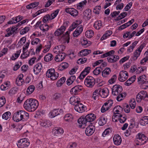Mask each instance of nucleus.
Listing matches in <instances>:
<instances>
[{
	"instance_id": "1",
	"label": "nucleus",
	"mask_w": 148,
	"mask_h": 148,
	"mask_svg": "<svg viewBox=\"0 0 148 148\" xmlns=\"http://www.w3.org/2000/svg\"><path fill=\"white\" fill-rule=\"evenodd\" d=\"M96 117L93 113H90L86 116H83L79 118L77 120L78 123L80 124H84L85 125H89L90 122L93 121L96 119Z\"/></svg>"
},
{
	"instance_id": "2",
	"label": "nucleus",
	"mask_w": 148,
	"mask_h": 148,
	"mask_svg": "<svg viewBox=\"0 0 148 148\" xmlns=\"http://www.w3.org/2000/svg\"><path fill=\"white\" fill-rule=\"evenodd\" d=\"M148 138L144 134L142 133H138L136 136V139L135 140L136 144L137 145H141L144 144L148 141Z\"/></svg>"
},
{
	"instance_id": "3",
	"label": "nucleus",
	"mask_w": 148,
	"mask_h": 148,
	"mask_svg": "<svg viewBox=\"0 0 148 148\" xmlns=\"http://www.w3.org/2000/svg\"><path fill=\"white\" fill-rule=\"evenodd\" d=\"M85 85L87 87L92 88L95 84V79L91 76H88L84 82Z\"/></svg>"
},
{
	"instance_id": "4",
	"label": "nucleus",
	"mask_w": 148,
	"mask_h": 148,
	"mask_svg": "<svg viewBox=\"0 0 148 148\" xmlns=\"http://www.w3.org/2000/svg\"><path fill=\"white\" fill-rule=\"evenodd\" d=\"M122 90V87L121 85L116 84L114 85L112 89V93L114 96H116L120 94Z\"/></svg>"
},
{
	"instance_id": "5",
	"label": "nucleus",
	"mask_w": 148,
	"mask_h": 148,
	"mask_svg": "<svg viewBox=\"0 0 148 148\" xmlns=\"http://www.w3.org/2000/svg\"><path fill=\"white\" fill-rule=\"evenodd\" d=\"M18 29V27H15L14 26H13L12 27H10L8 28L6 30V33L5 34V37L10 36L13 34H14V35L15 34L17 33V30Z\"/></svg>"
},
{
	"instance_id": "6",
	"label": "nucleus",
	"mask_w": 148,
	"mask_h": 148,
	"mask_svg": "<svg viewBox=\"0 0 148 148\" xmlns=\"http://www.w3.org/2000/svg\"><path fill=\"white\" fill-rule=\"evenodd\" d=\"M29 145V142L26 138H23L18 140L17 146L19 148H24L27 147Z\"/></svg>"
},
{
	"instance_id": "7",
	"label": "nucleus",
	"mask_w": 148,
	"mask_h": 148,
	"mask_svg": "<svg viewBox=\"0 0 148 148\" xmlns=\"http://www.w3.org/2000/svg\"><path fill=\"white\" fill-rule=\"evenodd\" d=\"M74 109L76 111L82 113L86 110V107L83 104L79 103H77L75 106Z\"/></svg>"
},
{
	"instance_id": "8",
	"label": "nucleus",
	"mask_w": 148,
	"mask_h": 148,
	"mask_svg": "<svg viewBox=\"0 0 148 148\" xmlns=\"http://www.w3.org/2000/svg\"><path fill=\"white\" fill-rule=\"evenodd\" d=\"M119 76L118 78L119 81L121 82H124L128 78V74L127 71H122L120 72Z\"/></svg>"
},
{
	"instance_id": "9",
	"label": "nucleus",
	"mask_w": 148,
	"mask_h": 148,
	"mask_svg": "<svg viewBox=\"0 0 148 148\" xmlns=\"http://www.w3.org/2000/svg\"><path fill=\"white\" fill-rule=\"evenodd\" d=\"M31 104L30 99H28L25 102L23 107L27 111L30 112H33V109L32 108V106Z\"/></svg>"
},
{
	"instance_id": "10",
	"label": "nucleus",
	"mask_w": 148,
	"mask_h": 148,
	"mask_svg": "<svg viewBox=\"0 0 148 148\" xmlns=\"http://www.w3.org/2000/svg\"><path fill=\"white\" fill-rule=\"evenodd\" d=\"M88 126L86 128L85 133L88 136H90L94 132L95 130V126L93 125H88Z\"/></svg>"
},
{
	"instance_id": "11",
	"label": "nucleus",
	"mask_w": 148,
	"mask_h": 148,
	"mask_svg": "<svg viewBox=\"0 0 148 148\" xmlns=\"http://www.w3.org/2000/svg\"><path fill=\"white\" fill-rule=\"evenodd\" d=\"M21 110H19L15 112L12 117L13 119L16 122H19L22 120Z\"/></svg>"
},
{
	"instance_id": "12",
	"label": "nucleus",
	"mask_w": 148,
	"mask_h": 148,
	"mask_svg": "<svg viewBox=\"0 0 148 148\" xmlns=\"http://www.w3.org/2000/svg\"><path fill=\"white\" fill-rule=\"evenodd\" d=\"M82 89V87L81 86L77 85L72 88L71 90V93L73 95H77L80 92Z\"/></svg>"
},
{
	"instance_id": "13",
	"label": "nucleus",
	"mask_w": 148,
	"mask_h": 148,
	"mask_svg": "<svg viewBox=\"0 0 148 148\" xmlns=\"http://www.w3.org/2000/svg\"><path fill=\"white\" fill-rule=\"evenodd\" d=\"M42 69V66L41 63H38L36 64L34 67L33 70L34 74L36 75L39 74Z\"/></svg>"
},
{
	"instance_id": "14",
	"label": "nucleus",
	"mask_w": 148,
	"mask_h": 148,
	"mask_svg": "<svg viewBox=\"0 0 148 148\" xmlns=\"http://www.w3.org/2000/svg\"><path fill=\"white\" fill-rule=\"evenodd\" d=\"M65 11L67 13L70 14L73 16H76L78 14V11L73 8H66Z\"/></svg>"
},
{
	"instance_id": "15",
	"label": "nucleus",
	"mask_w": 148,
	"mask_h": 148,
	"mask_svg": "<svg viewBox=\"0 0 148 148\" xmlns=\"http://www.w3.org/2000/svg\"><path fill=\"white\" fill-rule=\"evenodd\" d=\"M66 55L64 53H59L55 57L54 60L57 62L62 61L64 59Z\"/></svg>"
},
{
	"instance_id": "16",
	"label": "nucleus",
	"mask_w": 148,
	"mask_h": 148,
	"mask_svg": "<svg viewBox=\"0 0 148 148\" xmlns=\"http://www.w3.org/2000/svg\"><path fill=\"white\" fill-rule=\"evenodd\" d=\"M83 27L80 25L77 27L75 30L73 32V36L74 37H77L82 32Z\"/></svg>"
},
{
	"instance_id": "17",
	"label": "nucleus",
	"mask_w": 148,
	"mask_h": 148,
	"mask_svg": "<svg viewBox=\"0 0 148 148\" xmlns=\"http://www.w3.org/2000/svg\"><path fill=\"white\" fill-rule=\"evenodd\" d=\"M109 56L107 58L108 61L109 62H115L119 59V57L118 56L112 54Z\"/></svg>"
},
{
	"instance_id": "18",
	"label": "nucleus",
	"mask_w": 148,
	"mask_h": 148,
	"mask_svg": "<svg viewBox=\"0 0 148 148\" xmlns=\"http://www.w3.org/2000/svg\"><path fill=\"white\" fill-rule=\"evenodd\" d=\"M113 103V101L112 100H109L108 101L104 103L101 108V112L103 113L106 111L108 110L110 108L109 107H107V106H108L109 104L110 103Z\"/></svg>"
},
{
	"instance_id": "19",
	"label": "nucleus",
	"mask_w": 148,
	"mask_h": 148,
	"mask_svg": "<svg viewBox=\"0 0 148 148\" xmlns=\"http://www.w3.org/2000/svg\"><path fill=\"white\" fill-rule=\"evenodd\" d=\"M70 103L75 106L77 103L80 102V99L77 97H71L69 100Z\"/></svg>"
},
{
	"instance_id": "20",
	"label": "nucleus",
	"mask_w": 148,
	"mask_h": 148,
	"mask_svg": "<svg viewBox=\"0 0 148 148\" xmlns=\"http://www.w3.org/2000/svg\"><path fill=\"white\" fill-rule=\"evenodd\" d=\"M31 103V105L32 106V108L33 109V111L35 110L38 108L39 103L38 101L36 99H30Z\"/></svg>"
},
{
	"instance_id": "21",
	"label": "nucleus",
	"mask_w": 148,
	"mask_h": 148,
	"mask_svg": "<svg viewBox=\"0 0 148 148\" xmlns=\"http://www.w3.org/2000/svg\"><path fill=\"white\" fill-rule=\"evenodd\" d=\"M113 140L114 144L116 145H119L121 142L122 140L121 137L118 134L115 135L113 137Z\"/></svg>"
},
{
	"instance_id": "22",
	"label": "nucleus",
	"mask_w": 148,
	"mask_h": 148,
	"mask_svg": "<svg viewBox=\"0 0 148 148\" xmlns=\"http://www.w3.org/2000/svg\"><path fill=\"white\" fill-rule=\"evenodd\" d=\"M114 117H118L119 118V119L120 122L121 123H124L126 121L127 119V117L125 115H123V114L116 115V114H114Z\"/></svg>"
},
{
	"instance_id": "23",
	"label": "nucleus",
	"mask_w": 148,
	"mask_h": 148,
	"mask_svg": "<svg viewBox=\"0 0 148 148\" xmlns=\"http://www.w3.org/2000/svg\"><path fill=\"white\" fill-rule=\"evenodd\" d=\"M60 111L59 109H54L50 111L49 115L51 118H53L60 114Z\"/></svg>"
},
{
	"instance_id": "24",
	"label": "nucleus",
	"mask_w": 148,
	"mask_h": 148,
	"mask_svg": "<svg viewBox=\"0 0 148 148\" xmlns=\"http://www.w3.org/2000/svg\"><path fill=\"white\" fill-rule=\"evenodd\" d=\"M40 125L45 127H49L51 126L52 123L49 120L42 121Z\"/></svg>"
},
{
	"instance_id": "25",
	"label": "nucleus",
	"mask_w": 148,
	"mask_h": 148,
	"mask_svg": "<svg viewBox=\"0 0 148 148\" xmlns=\"http://www.w3.org/2000/svg\"><path fill=\"white\" fill-rule=\"evenodd\" d=\"M106 123V119L103 116H100L99 119L98 124L100 126H103Z\"/></svg>"
},
{
	"instance_id": "26",
	"label": "nucleus",
	"mask_w": 148,
	"mask_h": 148,
	"mask_svg": "<svg viewBox=\"0 0 148 148\" xmlns=\"http://www.w3.org/2000/svg\"><path fill=\"white\" fill-rule=\"evenodd\" d=\"M22 121H26L29 118V114L25 111L21 110Z\"/></svg>"
},
{
	"instance_id": "27",
	"label": "nucleus",
	"mask_w": 148,
	"mask_h": 148,
	"mask_svg": "<svg viewBox=\"0 0 148 148\" xmlns=\"http://www.w3.org/2000/svg\"><path fill=\"white\" fill-rule=\"evenodd\" d=\"M69 66V64L68 63L65 62L62 63L59 65L58 69L60 71H62L63 70L66 69Z\"/></svg>"
},
{
	"instance_id": "28",
	"label": "nucleus",
	"mask_w": 148,
	"mask_h": 148,
	"mask_svg": "<svg viewBox=\"0 0 148 148\" xmlns=\"http://www.w3.org/2000/svg\"><path fill=\"white\" fill-rule=\"evenodd\" d=\"M66 80L65 77H63L59 79L56 83V85L58 87H60L62 86L65 82Z\"/></svg>"
},
{
	"instance_id": "29",
	"label": "nucleus",
	"mask_w": 148,
	"mask_h": 148,
	"mask_svg": "<svg viewBox=\"0 0 148 148\" xmlns=\"http://www.w3.org/2000/svg\"><path fill=\"white\" fill-rule=\"evenodd\" d=\"M94 35V31L91 29H88L85 32V36L88 38H91Z\"/></svg>"
},
{
	"instance_id": "30",
	"label": "nucleus",
	"mask_w": 148,
	"mask_h": 148,
	"mask_svg": "<svg viewBox=\"0 0 148 148\" xmlns=\"http://www.w3.org/2000/svg\"><path fill=\"white\" fill-rule=\"evenodd\" d=\"M73 116L70 114H66L64 117V120L67 122H71L73 119Z\"/></svg>"
},
{
	"instance_id": "31",
	"label": "nucleus",
	"mask_w": 148,
	"mask_h": 148,
	"mask_svg": "<svg viewBox=\"0 0 148 148\" xmlns=\"http://www.w3.org/2000/svg\"><path fill=\"white\" fill-rule=\"evenodd\" d=\"M76 79L75 75H71L67 79L66 81L67 84L69 86L72 84Z\"/></svg>"
},
{
	"instance_id": "32",
	"label": "nucleus",
	"mask_w": 148,
	"mask_h": 148,
	"mask_svg": "<svg viewBox=\"0 0 148 148\" xmlns=\"http://www.w3.org/2000/svg\"><path fill=\"white\" fill-rule=\"evenodd\" d=\"M102 26V22L100 21H96L94 25V28L97 29L99 30Z\"/></svg>"
},
{
	"instance_id": "33",
	"label": "nucleus",
	"mask_w": 148,
	"mask_h": 148,
	"mask_svg": "<svg viewBox=\"0 0 148 148\" xmlns=\"http://www.w3.org/2000/svg\"><path fill=\"white\" fill-rule=\"evenodd\" d=\"M90 50L87 49H84L83 50L79 52L80 54L82 56H84L87 55L91 52Z\"/></svg>"
},
{
	"instance_id": "34",
	"label": "nucleus",
	"mask_w": 148,
	"mask_h": 148,
	"mask_svg": "<svg viewBox=\"0 0 148 148\" xmlns=\"http://www.w3.org/2000/svg\"><path fill=\"white\" fill-rule=\"evenodd\" d=\"M111 72L110 69L109 68H106L102 72V75L104 77H106Z\"/></svg>"
},
{
	"instance_id": "35",
	"label": "nucleus",
	"mask_w": 148,
	"mask_h": 148,
	"mask_svg": "<svg viewBox=\"0 0 148 148\" xmlns=\"http://www.w3.org/2000/svg\"><path fill=\"white\" fill-rule=\"evenodd\" d=\"M101 92L102 93V95H101V97L103 98H106L108 95V89L107 88H104L102 89Z\"/></svg>"
},
{
	"instance_id": "36",
	"label": "nucleus",
	"mask_w": 148,
	"mask_h": 148,
	"mask_svg": "<svg viewBox=\"0 0 148 148\" xmlns=\"http://www.w3.org/2000/svg\"><path fill=\"white\" fill-rule=\"evenodd\" d=\"M140 124L143 126L145 125L148 123V116H144L143 119L140 120Z\"/></svg>"
},
{
	"instance_id": "37",
	"label": "nucleus",
	"mask_w": 148,
	"mask_h": 148,
	"mask_svg": "<svg viewBox=\"0 0 148 148\" xmlns=\"http://www.w3.org/2000/svg\"><path fill=\"white\" fill-rule=\"evenodd\" d=\"M39 3L38 2H35L30 3L29 4L27 5L26 8L28 9L33 8L38 5Z\"/></svg>"
},
{
	"instance_id": "38",
	"label": "nucleus",
	"mask_w": 148,
	"mask_h": 148,
	"mask_svg": "<svg viewBox=\"0 0 148 148\" xmlns=\"http://www.w3.org/2000/svg\"><path fill=\"white\" fill-rule=\"evenodd\" d=\"M35 88V86L33 85L29 86L27 90V94L29 95L32 94L34 91Z\"/></svg>"
},
{
	"instance_id": "39",
	"label": "nucleus",
	"mask_w": 148,
	"mask_h": 148,
	"mask_svg": "<svg viewBox=\"0 0 148 148\" xmlns=\"http://www.w3.org/2000/svg\"><path fill=\"white\" fill-rule=\"evenodd\" d=\"M40 28L44 32L48 30L49 29V27L47 25L44 23L40 25Z\"/></svg>"
},
{
	"instance_id": "40",
	"label": "nucleus",
	"mask_w": 148,
	"mask_h": 148,
	"mask_svg": "<svg viewBox=\"0 0 148 148\" xmlns=\"http://www.w3.org/2000/svg\"><path fill=\"white\" fill-rule=\"evenodd\" d=\"M112 34V32L110 30L107 31L106 33L103 35L101 38V40H103L106 39L108 37L110 36Z\"/></svg>"
},
{
	"instance_id": "41",
	"label": "nucleus",
	"mask_w": 148,
	"mask_h": 148,
	"mask_svg": "<svg viewBox=\"0 0 148 148\" xmlns=\"http://www.w3.org/2000/svg\"><path fill=\"white\" fill-rule=\"evenodd\" d=\"M53 131L55 134H62L64 132L63 129L61 128L55 127L53 130Z\"/></svg>"
},
{
	"instance_id": "42",
	"label": "nucleus",
	"mask_w": 148,
	"mask_h": 148,
	"mask_svg": "<svg viewBox=\"0 0 148 148\" xmlns=\"http://www.w3.org/2000/svg\"><path fill=\"white\" fill-rule=\"evenodd\" d=\"M87 2L86 0H85L79 3L77 5V9L80 10H81V9H82L84 5L86 4Z\"/></svg>"
},
{
	"instance_id": "43",
	"label": "nucleus",
	"mask_w": 148,
	"mask_h": 148,
	"mask_svg": "<svg viewBox=\"0 0 148 148\" xmlns=\"http://www.w3.org/2000/svg\"><path fill=\"white\" fill-rule=\"evenodd\" d=\"M53 58V56L52 54L48 53L46 55L44 58V60L46 62H49L52 60Z\"/></svg>"
},
{
	"instance_id": "44",
	"label": "nucleus",
	"mask_w": 148,
	"mask_h": 148,
	"mask_svg": "<svg viewBox=\"0 0 148 148\" xmlns=\"http://www.w3.org/2000/svg\"><path fill=\"white\" fill-rule=\"evenodd\" d=\"M116 100L118 101H120L122 100L125 97L126 94L125 93H121V92L117 95Z\"/></svg>"
},
{
	"instance_id": "45",
	"label": "nucleus",
	"mask_w": 148,
	"mask_h": 148,
	"mask_svg": "<svg viewBox=\"0 0 148 148\" xmlns=\"http://www.w3.org/2000/svg\"><path fill=\"white\" fill-rule=\"evenodd\" d=\"M11 113L10 112H7L4 113L2 116V118L3 119L5 120H7L10 116Z\"/></svg>"
},
{
	"instance_id": "46",
	"label": "nucleus",
	"mask_w": 148,
	"mask_h": 148,
	"mask_svg": "<svg viewBox=\"0 0 148 148\" xmlns=\"http://www.w3.org/2000/svg\"><path fill=\"white\" fill-rule=\"evenodd\" d=\"M68 31H67L63 36V38L65 40V42L68 43L69 42L70 37Z\"/></svg>"
},
{
	"instance_id": "47",
	"label": "nucleus",
	"mask_w": 148,
	"mask_h": 148,
	"mask_svg": "<svg viewBox=\"0 0 148 148\" xmlns=\"http://www.w3.org/2000/svg\"><path fill=\"white\" fill-rule=\"evenodd\" d=\"M114 53V51L113 50H111L110 51L107 52L103 55H101V58H105L107 56H109L113 54Z\"/></svg>"
},
{
	"instance_id": "48",
	"label": "nucleus",
	"mask_w": 148,
	"mask_h": 148,
	"mask_svg": "<svg viewBox=\"0 0 148 148\" xmlns=\"http://www.w3.org/2000/svg\"><path fill=\"white\" fill-rule=\"evenodd\" d=\"M62 97V95L60 93H56L53 95V98L54 100L56 101L61 98Z\"/></svg>"
},
{
	"instance_id": "49",
	"label": "nucleus",
	"mask_w": 148,
	"mask_h": 148,
	"mask_svg": "<svg viewBox=\"0 0 148 148\" xmlns=\"http://www.w3.org/2000/svg\"><path fill=\"white\" fill-rule=\"evenodd\" d=\"M23 16H21L20 15L18 16L15 17L13 18H12V19L14 21V23H16L18 22H19L21 20L23 19Z\"/></svg>"
},
{
	"instance_id": "50",
	"label": "nucleus",
	"mask_w": 148,
	"mask_h": 148,
	"mask_svg": "<svg viewBox=\"0 0 148 148\" xmlns=\"http://www.w3.org/2000/svg\"><path fill=\"white\" fill-rule=\"evenodd\" d=\"M55 70L54 69H50L48 70L46 73V76L47 77H50L54 73Z\"/></svg>"
},
{
	"instance_id": "51",
	"label": "nucleus",
	"mask_w": 148,
	"mask_h": 148,
	"mask_svg": "<svg viewBox=\"0 0 148 148\" xmlns=\"http://www.w3.org/2000/svg\"><path fill=\"white\" fill-rule=\"evenodd\" d=\"M103 69H101V67H97L93 71V74L96 75H98L102 71Z\"/></svg>"
},
{
	"instance_id": "52",
	"label": "nucleus",
	"mask_w": 148,
	"mask_h": 148,
	"mask_svg": "<svg viewBox=\"0 0 148 148\" xmlns=\"http://www.w3.org/2000/svg\"><path fill=\"white\" fill-rule=\"evenodd\" d=\"M81 43L83 45H86L87 46H89L91 43L90 41H88L87 39L85 38H83L81 41Z\"/></svg>"
},
{
	"instance_id": "53",
	"label": "nucleus",
	"mask_w": 148,
	"mask_h": 148,
	"mask_svg": "<svg viewBox=\"0 0 148 148\" xmlns=\"http://www.w3.org/2000/svg\"><path fill=\"white\" fill-rule=\"evenodd\" d=\"M18 89L16 87H14L10 90L9 92V94L10 95H13L16 93Z\"/></svg>"
},
{
	"instance_id": "54",
	"label": "nucleus",
	"mask_w": 148,
	"mask_h": 148,
	"mask_svg": "<svg viewBox=\"0 0 148 148\" xmlns=\"http://www.w3.org/2000/svg\"><path fill=\"white\" fill-rule=\"evenodd\" d=\"M76 22H73L69 28V30L71 31L73 30L75 28H76L79 25V24Z\"/></svg>"
},
{
	"instance_id": "55",
	"label": "nucleus",
	"mask_w": 148,
	"mask_h": 148,
	"mask_svg": "<svg viewBox=\"0 0 148 148\" xmlns=\"http://www.w3.org/2000/svg\"><path fill=\"white\" fill-rule=\"evenodd\" d=\"M61 47L60 45H59L55 47L53 49V51L55 53L57 52H57H58L59 53H63V52H62V51Z\"/></svg>"
},
{
	"instance_id": "56",
	"label": "nucleus",
	"mask_w": 148,
	"mask_h": 148,
	"mask_svg": "<svg viewBox=\"0 0 148 148\" xmlns=\"http://www.w3.org/2000/svg\"><path fill=\"white\" fill-rule=\"evenodd\" d=\"M21 51V50H20L19 51H16V53H14V56H12V57L11 58V59L12 60H15V59H16L19 57Z\"/></svg>"
},
{
	"instance_id": "57",
	"label": "nucleus",
	"mask_w": 148,
	"mask_h": 148,
	"mask_svg": "<svg viewBox=\"0 0 148 148\" xmlns=\"http://www.w3.org/2000/svg\"><path fill=\"white\" fill-rule=\"evenodd\" d=\"M101 6H96L94 9L93 12L96 14H99L101 11Z\"/></svg>"
},
{
	"instance_id": "58",
	"label": "nucleus",
	"mask_w": 148,
	"mask_h": 148,
	"mask_svg": "<svg viewBox=\"0 0 148 148\" xmlns=\"http://www.w3.org/2000/svg\"><path fill=\"white\" fill-rule=\"evenodd\" d=\"M87 58H82L78 59L77 63L79 64H82L85 63L87 61Z\"/></svg>"
},
{
	"instance_id": "59",
	"label": "nucleus",
	"mask_w": 148,
	"mask_h": 148,
	"mask_svg": "<svg viewBox=\"0 0 148 148\" xmlns=\"http://www.w3.org/2000/svg\"><path fill=\"white\" fill-rule=\"evenodd\" d=\"M136 102L134 99H132L130 101V106L131 108L133 109L135 108L136 106Z\"/></svg>"
},
{
	"instance_id": "60",
	"label": "nucleus",
	"mask_w": 148,
	"mask_h": 148,
	"mask_svg": "<svg viewBox=\"0 0 148 148\" xmlns=\"http://www.w3.org/2000/svg\"><path fill=\"white\" fill-rule=\"evenodd\" d=\"M6 100L4 97H0V108L3 106L5 103Z\"/></svg>"
},
{
	"instance_id": "61",
	"label": "nucleus",
	"mask_w": 148,
	"mask_h": 148,
	"mask_svg": "<svg viewBox=\"0 0 148 148\" xmlns=\"http://www.w3.org/2000/svg\"><path fill=\"white\" fill-rule=\"evenodd\" d=\"M53 75H52L50 77L51 79L52 80H55L58 77L59 74L57 72H54V73L53 74Z\"/></svg>"
},
{
	"instance_id": "62",
	"label": "nucleus",
	"mask_w": 148,
	"mask_h": 148,
	"mask_svg": "<svg viewBox=\"0 0 148 148\" xmlns=\"http://www.w3.org/2000/svg\"><path fill=\"white\" fill-rule=\"evenodd\" d=\"M60 10L59 9H57V10H55L53 13L51 14V19H53L55 18V17H56V16L58 15L59 12Z\"/></svg>"
},
{
	"instance_id": "63",
	"label": "nucleus",
	"mask_w": 148,
	"mask_h": 148,
	"mask_svg": "<svg viewBox=\"0 0 148 148\" xmlns=\"http://www.w3.org/2000/svg\"><path fill=\"white\" fill-rule=\"evenodd\" d=\"M24 97L23 94H21L20 96L18 97L17 99V101L19 103H21L24 98Z\"/></svg>"
},
{
	"instance_id": "64",
	"label": "nucleus",
	"mask_w": 148,
	"mask_h": 148,
	"mask_svg": "<svg viewBox=\"0 0 148 148\" xmlns=\"http://www.w3.org/2000/svg\"><path fill=\"white\" fill-rule=\"evenodd\" d=\"M29 30V27H26L22 29L20 32L21 34L23 35L28 31Z\"/></svg>"
}]
</instances>
